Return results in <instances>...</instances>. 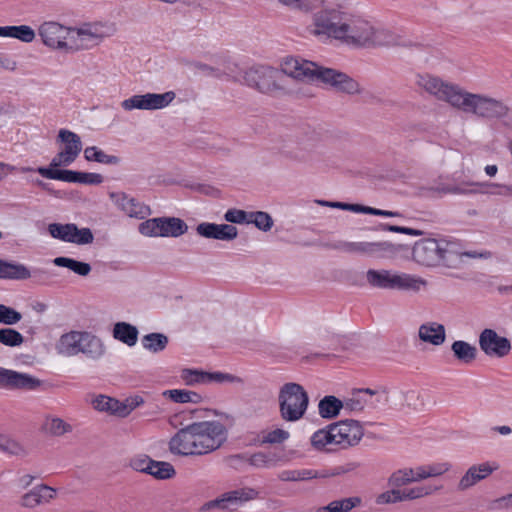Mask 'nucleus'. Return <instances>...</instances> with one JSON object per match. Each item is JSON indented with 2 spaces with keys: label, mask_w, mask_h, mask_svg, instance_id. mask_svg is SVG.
Here are the masks:
<instances>
[{
  "label": "nucleus",
  "mask_w": 512,
  "mask_h": 512,
  "mask_svg": "<svg viewBox=\"0 0 512 512\" xmlns=\"http://www.w3.org/2000/svg\"><path fill=\"white\" fill-rule=\"evenodd\" d=\"M348 2L323 0V8L312 16L308 31L315 37L336 40L352 48H371L388 40L385 30L364 16L346 9Z\"/></svg>",
  "instance_id": "f257e3e1"
},
{
  "label": "nucleus",
  "mask_w": 512,
  "mask_h": 512,
  "mask_svg": "<svg viewBox=\"0 0 512 512\" xmlns=\"http://www.w3.org/2000/svg\"><path fill=\"white\" fill-rule=\"evenodd\" d=\"M415 85L434 100L480 119H500L509 112L508 106L502 100L487 94L470 92L460 84L436 74H417Z\"/></svg>",
  "instance_id": "f03ea898"
},
{
  "label": "nucleus",
  "mask_w": 512,
  "mask_h": 512,
  "mask_svg": "<svg viewBox=\"0 0 512 512\" xmlns=\"http://www.w3.org/2000/svg\"><path fill=\"white\" fill-rule=\"evenodd\" d=\"M228 430L217 420L199 421L178 430L168 442L171 454L182 457L204 456L220 449Z\"/></svg>",
  "instance_id": "7ed1b4c3"
},
{
  "label": "nucleus",
  "mask_w": 512,
  "mask_h": 512,
  "mask_svg": "<svg viewBox=\"0 0 512 512\" xmlns=\"http://www.w3.org/2000/svg\"><path fill=\"white\" fill-rule=\"evenodd\" d=\"M244 81L250 88L270 96H295L305 98L310 93L305 87L291 86L279 68L258 64L248 68L244 73Z\"/></svg>",
  "instance_id": "20e7f679"
},
{
  "label": "nucleus",
  "mask_w": 512,
  "mask_h": 512,
  "mask_svg": "<svg viewBox=\"0 0 512 512\" xmlns=\"http://www.w3.org/2000/svg\"><path fill=\"white\" fill-rule=\"evenodd\" d=\"M60 354L75 356L80 353L91 358H99L105 352V347L100 338L87 331H70L63 334L57 344Z\"/></svg>",
  "instance_id": "39448f33"
},
{
  "label": "nucleus",
  "mask_w": 512,
  "mask_h": 512,
  "mask_svg": "<svg viewBox=\"0 0 512 512\" xmlns=\"http://www.w3.org/2000/svg\"><path fill=\"white\" fill-rule=\"evenodd\" d=\"M116 32V24L108 21L85 22L72 27L71 41L69 42L71 52L97 46Z\"/></svg>",
  "instance_id": "423d86ee"
},
{
  "label": "nucleus",
  "mask_w": 512,
  "mask_h": 512,
  "mask_svg": "<svg viewBox=\"0 0 512 512\" xmlns=\"http://www.w3.org/2000/svg\"><path fill=\"white\" fill-rule=\"evenodd\" d=\"M280 416L287 422L300 420L308 407L309 397L297 383L284 384L278 394Z\"/></svg>",
  "instance_id": "0eeeda50"
},
{
  "label": "nucleus",
  "mask_w": 512,
  "mask_h": 512,
  "mask_svg": "<svg viewBox=\"0 0 512 512\" xmlns=\"http://www.w3.org/2000/svg\"><path fill=\"white\" fill-rule=\"evenodd\" d=\"M317 65L315 62L294 56H286L279 63L282 76L286 80L287 78L294 80L296 87H305L310 93L309 97H312L313 93L304 83L315 81Z\"/></svg>",
  "instance_id": "6e6552de"
},
{
  "label": "nucleus",
  "mask_w": 512,
  "mask_h": 512,
  "mask_svg": "<svg viewBox=\"0 0 512 512\" xmlns=\"http://www.w3.org/2000/svg\"><path fill=\"white\" fill-rule=\"evenodd\" d=\"M55 141L58 145V153L52 158L48 168L69 166L82 151L80 136L68 129H60Z\"/></svg>",
  "instance_id": "1a4fd4ad"
},
{
  "label": "nucleus",
  "mask_w": 512,
  "mask_h": 512,
  "mask_svg": "<svg viewBox=\"0 0 512 512\" xmlns=\"http://www.w3.org/2000/svg\"><path fill=\"white\" fill-rule=\"evenodd\" d=\"M316 70L315 81L321 82L332 90L348 95L362 93L360 83L348 74L320 65H317Z\"/></svg>",
  "instance_id": "9d476101"
},
{
  "label": "nucleus",
  "mask_w": 512,
  "mask_h": 512,
  "mask_svg": "<svg viewBox=\"0 0 512 512\" xmlns=\"http://www.w3.org/2000/svg\"><path fill=\"white\" fill-rule=\"evenodd\" d=\"M450 244L441 243L435 239H422L415 243L412 249V259L423 267H435L439 265L450 252Z\"/></svg>",
  "instance_id": "9b49d317"
},
{
  "label": "nucleus",
  "mask_w": 512,
  "mask_h": 512,
  "mask_svg": "<svg viewBox=\"0 0 512 512\" xmlns=\"http://www.w3.org/2000/svg\"><path fill=\"white\" fill-rule=\"evenodd\" d=\"M345 251L357 253L378 259H394L401 251L407 250L403 244H395L389 241L382 242H349L344 246Z\"/></svg>",
  "instance_id": "f8f14e48"
},
{
  "label": "nucleus",
  "mask_w": 512,
  "mask_h": 512,
  "mask_svg": "<svg viewBox=\"0 0 512 512\" xmlns=\"http://www.w3.org/2000/svg\"><path fill=\"white\" fill-rule=\"evenodd\" d=\"M72 27H66L55 21L43 22L38 28V35L42 43L54 50L71 52Z\"/></svg>",
  "instance_id": "ddd939ff"
},
{
  "label": "nucleus",
  "mask_w": 512,
  "mask_h": 512,
  "mask_svg": "<svg viewBox=\"0 0 512 512\" xmlns=\"http://www.w3.org/2000/svg\"><path fill=\"white\" fill-rule=\"evenodd\" d=\"M176 97L173 91H167L162 94L146 93L133 95L130 98L124 99L120 106L126 111L132 110H158L167 107Z\"/></svg>",
  "instance_id": "4468645a"
},
{
  "label": "nucleus",
  "mask_w": 512,
  "mask_h": 512,
  "mask_svg": "<svg viewBox=\"0 0 512 512\" xmlns=\"http://www.w3.org/2000/svg\"><path fill=\"white\" fill-rule=\"evenodd\" d=\"M43 385L44 382L32 374L0 367V387L2 388L32 392L41 389Z\"/></svg>",
  "instance_id": "2eb2a0df"
},
{
  "label": "nucleus",
  "mask_w": 512,
  "mask_h": 512,
  "mask_svg": "<svg viewBox=\"0 0 512 512\" xmlns=\"http://www.w3.org/2000/svg\"><path fill=\"white\" fill-rule=\"evenodd\" d=\"M335 446L341 449H347L360 443L364 436L362 424L354 419L340 420L331 423Z\"/></svg>",
  "instance_id": "dca6fc26"
},
{
  "label": "nucleus",
  "mask_w": 512,
  "mask_h": 512,
  "mask_svg": "<svg viewBox=\"0 0 512 512\" xmlns=\"http://www.w3.org/2000/svg\"><path fill=\"white\" fill-rule=\"evenodd\" d=\"M478 343L481 351L492 359H502L511 351L509 339L490 328L484 329L479 334Z\"/></svg>",
  "instance_id": "f3484780"
},
{
  "label": "nucleus",
  "mask_w": 512,
  "mask_h": 512,
  "mask_svg": "<svg viewBox=\"0 0 512 512\" xmlns=\"http://www.w3.org/2000/svg\"><path fill=\"white\" fill-rule=\"evenodd\" d=\"M256 496V491L251 488L229 491L214 500L206 502L201 507V511H209L213 509L234 510L243 503L256 498Z\"/></svg>",
  "instance_id": "a211bd4d"
},
{
  "label": "nucleus",
  "mask_w": 512,
  "mask_h": 512,
  "mask_svg": "<svg viewBox=\"0 0 512 512\" xmlns=\"http://www.w3.org/2000/svg\"><path fill=\"white\" fill-rule=\"evenodd\" d=\"M180 378L187 386L206 385L210 383H242V379L228 373L205 372L197 369H183Z\"/></svg>",
  "instance_id": "6ab92c4d"
},
{
  "label": "nucleus",
  "mask_w": 512,
  "mask_h": 512,
  "mask_svg": "<svg viewBox=\"0 0 512 512\" xmlns=\"http://www.w3.org/2000/svg\"><path fill=\"white\" fill-rule=\"evenodd\" d=\"M37 172L47 179L60 180L70 183L99 185L103 182V176L99 173L59 170L44 167H39Z\"/></svg>",
  "instance_id": "aec40b11"
},
{
  "label": "nucleus",
  "mask_w": 512,
  "mask_h": 512,
  "mask_svg": "<svg viewBox=\"0 0 512 512\" xmlns=\"http://www.w3.org/2000/svg\"><path fill=\"white\" fill-rule=\"evenodd\" d=\"M57 498V489L41 483L25 492L19 499V504L24 509H34L42 505H48Z\"/></svg>",
  "instance_id": "412c9836"
},
{
  "label": "nucleus",
  "mask_w": 512,
  "mask_h": 512,
  "mask_svg": "<svg viewBox=\"0 0 512 512\" xmlns=\"http://www.w3.org/2000/svg\"><path fill=\"white\" fill-rule=\"evenodd\" d=\"M498 469V465L492 462H483L472 465L462 475L457 483V490L465 492L482 480L488 478L494 471Z\"/></svg>",
  "instance_id": "4be33fe9"
},
{
  "label": "nucleus",
  "mask_w": 512,
  "mask_h": 512,
  "mask_svg": "<svg viewBox=\"0 0 512 512\" xmlns=\"http://www.w3.org/2000/svg\"><path fill=\"white\" fill-rule=\"evenodd\" d=\"M110 198L130 218L145 219L151 214L147 205L124 193H111Z\"/></svg>",
  "instance_id": "5701e85b"
},
{
  "label": "nucleus",
  "mask_w": 512,
  "mask_h": 512,
  "mask_svg": "<svg viewBox=\"0 0 512 512\" xmlns=\"http://www.w3.org/2000/svg\"><path fill=\"white\" fill-rule=\"evenodd\" d=\"M197 233L209 239H216L222 241L234 240L238 235V230L235 226L229 224H215V223H200L196 228Z\"/></svg>",
  "instance_id": "b1692460"
},
{
  "label": "nucleus",
  "mask_w": 512,
  "mask_h": 512,
  "mask_svg": "<svg viewBox=\"0 0 512 512\" xmlns=\"http://www.w3.org/2000/svg\"><path fill=\"white\" fill-rule=\"evenodd\" d=\"M428 286V281L418 275L393 271L392 290L418 293Z\"/></svg>",
  "instance_id": "393cba45"
},
{
  "label": "nucleus",
  "mask_w": 512,
  "mask_h": 512,
  "mask_svg": "<svg viewBox=\"0 0 512 512\" xmlns=\"http://www.w3.org/2000/svg\"><path fill=\"white\" fill-rule=\"evenodd\" d=\"M418 338L423 343L440 346L446 340V329L438 322L428 321L419 326Z\"/></svg>",
  "instance_id": "a878e982"
},
{
  "label": "nucleus",
  "mask_w": 512,
  "mask_h": 512,
  "mask_svg": "<svg viewBox=\"0 0 512 512\" xmlns=\"http://www.w3.org/2000/svg\"><path fill=\"white\" fill-rule=\"evenodd\" d=\"M31 277L28 267L0 259V279L27 280Z\"/></svg>",
  "instance_id": "bb28decb"
},
{
  "label": "nucleus",
  "mask_w": 512,
  "mask_h": 512,
  "mask_svg": "<svg viewBox=\"0 0 512 512\" xmlns=\"http://www.w3.org/2000/svg\"><path fill=\"white\" fill-rule=\"evenodd\" d=\"M1 38H13L24 43H31L36 38L35 31L28 25L0 26Z\"/></svg>",
  "instance_id": "cd10ccee"
},
{
  "label": "nucleus",
  "mask_w": 512,
  "mask_h": 512,
  "mask_svg": "<svg viewBox=\"0 0 512 512\" xmlns=\"http://www.w3.org/2000/svg\"><path fill=\"white\" fill-rule=\"evenodd\" d=\"M342 409H344L343 400L333 395L323 397L318 403V413L323 419L330 420L338 417Z\"/></svg>",
  "instance_id": "c85d7f7f"
},
{
  "label": "nucleus",
  "mask_w": 512,
  "mask_h": 512,
  "mask_svg": "<svg viewBox=\"0 0 512 512\" xmlns=\"http://www.w3.org/2000/svg\"><path fill=\"white\" fill-rule=\"evenodd\" d=\"M311 447L316 451H329L331 446H335L332 425L315 431L310 437Z\"/></svg>",
  "instance_id": "c756f323"
},
{
  "label": "nucleus",
  "mask_w": 512,
  "mask_h": 512,
  "mask_svg": "<svg viewBox=\"0 0 512 512\" xmlns=\"http://www.w3.org/2000/svg\"><path fill=\"white\" fill-rule=\"evenodd\" d=\"M443 489L442 485L424 484L401 489V500L414 501L420 498L429 497Z\"/></svg>",
  "instance_id": "7c9ffc66"
},
{
  "label": "nucleus",
  "mask_w": 512,
  "mask_h": 512,
  "mask_svg": "<svg viewBox=\"0 0 512 512\" xmlns=\"http://www.w3.org/2000/svg\"><path fill=\"white\" fill-rule=\"evenodd\" d=\"M160 237H178L187 231L184 221L174 217H160Z\"/></svg>",
  "instance_id": "2f4dec72"
},
{
  "label": "nucleus",
  "mask_w": 512,
  "mask_h": 512,
  "mask_svg": "<svg viewBox=\"0 0 512 512\" xmlns=\"http://www.w3.org/2000/svg\"><path fill=\"white\" fill-rule=\"evenodd\" d=\"M162 396L166 399L171 400L174 403H179V404H186V403L200 404L204 400V398L201 394H199L195 391L186 390V389L165 390V391H163Z\"/></svg>",
  "instance_id": "473e14b6"
},
{
  "label": "nucleus",
  "mask_w": 512,
  "mask_h": 512,
  "mask_svg": "<svg viewBox=\"0 0 512 512\" xmlns=\"http://www.w3.org/2000/svg\"><path fill=\"white\" fill-rule=\"evenodd\" d=\"M43 430L46 434L53 437H62L72 432L73 427L70 423L58 416H47L43 423Z\"/></svg>",
  "instance_id": "72a5a7b5"
},
{
  "label": "nucleus",
  "mask_w": 512,
  "mask_h": 512,
  "mask_svg": "<svg viewBox=\"0 0 512 512\" xmlns=\"http://www.w3.org/2000/svg\"><path fill=\"white\" fill-rule=\"evenodd\" d=\"M366 281L373 287L378 289L392 290L393 271L386 269H369L366 272Z\"/></svg>",
  "instance_id": "f704fd0d"
},
{
  "label": "nucleus",
  "mask_w": 512,
  "mask_h": 512,
  "mask_svg": "<svg viewBox=\"0 0 512 512\" xmlns=\"http://www.w3.org/2000/svg\"><path fill=\"white\" fill-rule=\"evenodd\" d=\"M138 334V329L127 322L115 323L112 331V335L116 340L128 346H134L137 343Z\"/></svg>",
  "instance_id": "c9c22d12"
},
{
  "label": "nucleus",
  "mask_w": 512,
  "mask_h": 512,
  "mask_svg": "<svg viewBox=\"0 0 512 512\" xmlns=\"http://www.w3.org/2000/svg\"><path fill=\"white\" fill-rule=\"evenodd\" d=\"M451 350L454 357L463 364H470L477 358V348L463 340L454 341Z\"/></svg>",
  "instance_id": "e433bc0d"
},
{
  "label": "nucleus",
  "mask_w": 512,
  "mask_h": 512,
  "mask_svg": "<svg viewBox=\"0 0 512 512\" xmlns=\"http://www.w3.org/2000/svg\"><path fill=\"white\" fill-rule=\"evenodd\" d=\"M320 477H325L313 469H290L280 472L279 479L284 482L310 481Z\"/></svg>",
  "instance_id": "4c0bfd02"
},
{
  "label": "nucleus",
  "mask_w": 512,
  "mask_h": 512,
  "mask_svg": "<svg viewBox=\"0 0 512 512\" xmlns=\"http://www.w3.org/2000/svg\"><path fill=\"white\" fill-rule=\"evenodd\" d=\"M290 437L288 430L280 427H272L265 429L258 435V442L260 445L270 444L277 445L287 441Z\"/></svg>",
  "instance_id": "58836bf2"
},
{
  "label": "nucleus",
  "mask_w": 512,
  "mask_h": 512,
  "mask_svg": "<svg viewBox=\"0 0 512 512\" xmlns=\"http://www.w3.org/2000/svg\"><path fill=\"white\" fill-rule=\"evenodd\" d=\"M92 405L97 411L121 417V403L118 399L106 395H98L93 399Z\"/></svg>",
  "instance_id": "ea45409f"
},
{
  "label": "nucleus",
  "mask_w": 512,
  "mask_h": 512,
  "mask_svg": "<svg viewBox=\"0 0 512 512\" xmlns=\"http://www.w3.org/2000/svg\"><path fill=\"white\" fill-rule=\"evenodd\" d=\"M359 497H349L330 502L326 506L319 507L315 512H349L353 508L360 506Z\"/></svg>",
  "instance_id": "a19ab883"
},
{
  "label": "nucleus",
  "mask_w": 512,
  "mask_h": 512,
  "mask_svg": "<svg viewBox=\"0 0 512 512\" xmlns=\"http://www.w3.org/2000/svg\"><path fill=\"white\" fill-rule=\"evenodd\" d=\"M344 409L350 412L363 411L367 406L375 407L374 402H369L368 398L363 396L360 389L353 390L351 395L343 400Z\"/></svg>",
  "instance_id": "79ce46f5"
},
{
  "label": "nucleus",
  "mask_w": 512,
  "mask_h": 512,
  "mask_svg": "<svg viewBox=\"0 0 512 512\" xmlns=\"http://www.w3.org/2000/svg\"><path fill=\"white\" fill-rule=\"evenodd\" d=\"M53 263L58 267H65L79 276H87L91 272L90 264L68 257H56Z\"/></svg>",
  "instance_id": "37998d69"
},
{
  "label": "nucleus",
  "mask_w": 512,
  "mask_h": 512,
  "mask_svg": "<svg viewBox=\"0 0 512 512\" xmlns=\"http://www.w3.org/2000/svg\"><path fill=\"white\" fill-rule=\"evenodd\" d=\"M84 157L87 161H94L102 164L116 165L120 159L115 155H108L96 146L87 147L84 150Z\"/></svg>",
  "instance_id": "c03bdc74"
},
{
  "label": "nucleus",
  "mask_w": 512,
  "mask_h": 512,
  "mask_svg": "<svg viewBox=\"0 0 512 512\" xmlns=\"http://www.w3.org/2000/svg\"><path fill=\"white\" fill-rule=\"evenodd\" d=\"M147 474L156 479L165 480L174 477L176 471L169 462L153 460Z\"/></svg>",
  "instance_id": "a18cd8bd"
},
{
  "label": "nucleus",
  "mask_w": 512,
  "mask_h": 512,
  "mask_svg": "<svg viewBox=\"0 0 512 512\" xmlns=\"http://www.w3.org/2000/svg\"><path fill=\"white\" fill-rule=\"evenodd\" d=\"M414 483L411 473V467H404L394 471L387 480L391 488L401 489V487Z\"/></svg>",
  "instance_id": "49530a36"
},
{
  "label": "nucleus",
  "mask_w": 512,
  "mask_h": 512,
  "mask_svg": "<svg viewBox=\"0 0 512 512\" xmlns=\"http://www.w3.org/2000/svg\"><path fill=\"white\" fill-rule=\"evenodd\" d=\"M480 185L481 184L476 182H462L459 184L443 186L435 189V191L439 194L467 195L476 193L477 190L475 187Z\"/></svg>",
  "instance_id": "de8ad7c7"
},
{
  "label": "nucleus",
  "mask_w": 512,
  "mask_h": 512,
  "mask_svg": "<svg viewBox=\"0 0 512 512\" xmlns=\"http://www.w3.org/2000/svg\"><path fill=\"white\" fill-rule=\"evenodd\" d=\"M168 343L165 335L160 333L147 334L142 338L144 348L154 353L162 351Z\"/></svg>",
  "instance_id": "09e8293b"
},
{
  "label": "nucleus",
  "mask_w": 512,
  "mask_h": 512,
  "mask_svg": "<svg viewBox=\"0 0 512 512\" xmlns=\"http://www.w3.org/2000/svg\"><path fill=\"white\" fill-rule=\"evenodd\" d=\"M93 240L94 236L89 228H78L77 225L74 224V230L69 232L66 242L85 245L92 243Z\"/></svg>",
  "instance_id": "8fccbe9b"
},
{
  "label": "nucleus",
  "mask_w": 512,
  "mask_h": 512,
  "mask_svg": "<svg viewBox=\"0 0 512 512\" xmlns=\"http://www.w3.org/2000/svg\"><path fill=\"white\" fill-rule=\"evenodd\" d=\"M24 342V337L22 334L11 328H2L0 329V343L9 346L16 347L22 345Z\"/></svg>",
  "instance_id": "3c124183"
},
{
  "label": "nucleus",
  "mask_w": 512,
  "mask_h": 512,
  "mask_svg": "<svg viewBox=\"0 0 512 512\" xmlns=\"http://www.w3.org/2000/svg\"><path fill=\"white\" fill-rule=\"evenodd\" d=\"M248 223H254L262 231H269L272 228L273 220L268 213L258 211L249 213Z\"/></svg>",
  "instance_id": "603ef678"
},
{
  "label": "nucleus",
  "mask_w": 512,
  "mask_h": 512,
  "mask_svg": "<svg viewBox=\"0 0 512 512\" xmlns=\"http://www.w3.org/2000/svg\"><path fill=\"white\" fill-rule=\"evenodd\" d=\"M74 230L73 223L61 224L51 223L48 225V232L52 238L66 242L69 232Z\"/></svg>",
  "instance_id": "864d4df0"
},
{
  "label": "nucleus",
  "mask_w": 512,
  "mask_h": 512,
  "mask_svg": "<svg viewBox=\"0 0 512 512\" xmlns=\"http://www.w3.org/2000/svg\"><path fill=\"white\" fill-rule=\"evenodd\" d=\"M22 319V314L12 307L0 304V324L15 325Z\"/></svg>",
  "instance_id": "5fc2aeb1"
},
{
  "label": "nucleus",
  "mask_w": 512,
  "mask_h": 512,
  "mask_svg": "<svg viewBox=\"0 0 512 512\" xmlns=\"http://www.w3.org/2000/svg\"><path fill=\"white\" fill-rule=\"evenodd\" d=\"M402 502L401 489L391 488L378 494L375 503L378 505H389Z\"/></svg>",
  "instance_id": "6e6d98bb"
},
{
  "label": "nucleus",
  "mask_w": 512,
  "mask_h": 512,
  "mask_svg": "<svg viewBox=\"0 0 512 512\" xmlns=\"http://www.w3.org/2000/svg\"><path fill=\"white\" fill-rule=\"evenodd\" d=\"M363 392V396L370 397L369 402H374L375 406L383 404L388 401V391L385 387L366 388L360 389Z\"/></svg>",
  "instance_id": "4d7b16f0"
},
{
  "label": "nucleus",
  "mask_w": 512,
  "mask_h": 512,
  "mask_svg": "<svg viewBox=\"0 0 512 512\" xmlns=\"http://www.w3.org/2000/svg\"><path fill=\"white\" fill-rule=\"evenodd\" d=\"M159 218L148 219L139 225V232L146 237H160Z\"/></svg>",
  "instance_id": "13d9d810"
},
{
  "label": "nucleus",
  "mask_w": 512,
  "mask_h": 512,
  "mask_svg": "<svg viewBox=\"0 0 512 512\" xmlns=\"http://www.w3.org/2000/svg\"><path fill=\"white\" fill-rule=\"evenodd\" d=\"M121 403V418H125L131 414L133 410L144 404V399L139 395L126 398Z\"/></svg>",
  "instance_id": "bf43d9fd"
},
{
  "label": "nucleus",
  "mask_w": 512,
  "mask_h": 512,
  "mask_svg": "<svg viewBox=\"0 0 512 512\" xmlns=\"http://www.w3.org/2000/svg\"><path fill=\"white\" fill-rule=\"evenodd\" d=\"M153 459L147 455H137L130 459L129 466L133 470L141 473H148Z\"/></svg>",
  "instance_id": "052dcab7"
},
{
  "label": "nucleus",
  "mask_w": 512,
  "mask_h": 512,
  "mask_svg": "<svg viewBox=\"0 0 512 512\" xmlns=\"http://www.w3.org/2000/svg\"><path fill=\"white\" fill-rule=\"evenodd\" d=\"M0 450L11 454H18L22 451V447L17 441L0 433Z\"/></svg>",
  "instance_id": "680f3d73"
},
{
  "label": "nucleus",
  "mask_w": 512,
  "mask_h": 512,
  "mask_svg": "<svg viewBox=\"0 0 512 512\" xmlns=\"http://www.w3.org/2000/svg\"><path fill=\"white\" fill-rule=\"evenodd\" d=\"M224 219L230 223H248L249 214L243 210L230 209L225 213Z\"/></svg>",
  "instance_id": "e2e57ef3"
},
{
  "label": "nucleus",
  "mask_w": 512,
  "mask_h": 512,
  "mask_svg": "<svg viewBox=\"0 0 512 512\" xmlns=\"http://www.w3.org/2000/svg\"><path fill=\"white\" fill-rule=\"evenodd\" d=\"M450 469L451 465L445 462L427 465L429 478L442 476L443 474L449 472Z\"/></svg>",
  "instance_id": "0e129e2a"
},
{
  "label": "nucleus",
  "mask_w": 512,
  "mask_h": 512,
  "mask_svg": "<svg viewBox=\"0 0 512 512\" xmlns=\"http://www.w3.org/2000/svg\"><path fill=\"white\" fill-rule=\"evenodd\" d=\"M251 463L256 467H270L274 465L273 459L262 452L252 455Z\"/></svg>",
  "instance_id": "69168bd1"
},
{
  "label": "nucleus",
  "mask_w": 512,
  "mask_h": 512,
  "mask_svg": "<svg viewBox=\"0 0 512 512\" xmlns=\"http://www.w3.org/2000/svg\"><path fill=\"white\" fill-rule=\"evenodd\" d=\"M411 473L414 483L429 479L427 465L411 467Z\"/></svg>",
  "instance_id": "338daca9"
},
{
  "label": "nucleus",
  "mask_w": 512,
  "mask_h": 512,
  "mask_svg": "<svg viewBox=\"0 0 512 512\" xmlns=\"http://www.w3.org/2000/svg\"><path fill=\"white\" fill-rule=\"evenodd\" d=\"M493 508L498 510H511L512 509V493L500 497L493 502Z\"/></svg>",
  "instance_id": "774afa93"
}]
</instances>
